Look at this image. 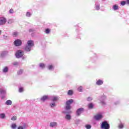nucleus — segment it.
<instances>
[{
	"label": "nucleus",
	"mask_w": 129,
	"mask_h": 129,
	"mask_svg": "<svg viewBox=\"0 0 129 129\" xmlns=\"http://www.w3.org/2000/svg\"><path fill=\"white\" fill-rule=\"evenodd\" d=\"M34 45H35V42H34V41L28 40L27 41V44L25 47V51H26V52H30L32 49V47H34Z\"/></svg>",
	"instance_id": "f257e3e1"
},
{
	"label": "nucleus",
	"mask_w": 129,
	"mask_h": 129,
	"mask_svg": "<svg viewBox=\"0 0 129 129\" xmlns=\"http://www.w3.org/2000/svg\"><path fill=\"white\" fill-rule=\"evenodd\" d=\"M106 99V96L104 95H102L99 97V100L100 101V103L102 105H105L106 104V102L105 101Z\"/></svg>",
	"instance_id": "f03ea898"
},
{
	"label": "nucleus",
	"mask_w": 129,
	"mask_h": 129,
	"mask_svg": "<svg viewBox=\"0 0 129 129\" xmlns=\"http://www.w3.org/2000/svg\"><path fill=\"white\" fill-rule=\"evenodd\" d=\"M73 102V99L69 100L66 102V110H70L71 109V104H72Z\"/></svg>",
	"instance_id": "7ed1b4c3"
},
{
	"label": "nucleus",
	"mask_w": 129,
	"mask_h": 129,
	"mask_svg": "<svg viewBox=\"0 0 129 129\" xmlns=\"http://www.w3.org/2000/svg\"><path fill=\"white\" fill-rule=\"evenodd\" d=\"M110 127V126L109 125V124L107 123V121H104L103 122H102V124L101 125V128L102 129H109Z\"/></svg>",
	"instance_id": "20e7f679"
},
{
	"label": "nucleus",
	"mask_w": 129,
	"mask_h": 129,
	"mask_svg": "<svg viewBox=\"0 0 129 129\" xmlns=\"http://www.w3.org/2000/svg\"><path fill=\"white\" fill-rule=\"evenodd\" d=\"M24 56V51L22 50H18L16 53V56L17 58H21Z\"/></svg>",
	"instance_id": "39448f33"
},
{
	"label": "nucleus",
	"mask_w": 129,
	"mask_h": 129,
	"mask_svg": "<svg viewBox=\"0 0 129 129\" xmlns=\"http://www.w3.org/2000/svg\"><path fill=\"white\" fill-rule=\"evenodd\" d=\"M7 23V19L5 17H0V26H4Z\"/></svg>",
	"instance_id": "423d86ee"
},
{
	"label": "nucleus",
	"mask_w": 129,
	"mask_h": 129,
	"mask_svg": "<svg viewBox=\"0 0 129 129\" xmlns=\"http://www.w3.org/2000/svg\"><path fill=\"white\" fill-rule=\"evenodd\" d=\"M14 45L17 47H19V46H21L22 45V40L20 39H17L14 41Z\"/></svg>",
	"instance_id": "0eeeda50"
},
{
	"label": "nucleus",
	"mask_w": 129,
	"mask_h": 129,
	"mask_svg": "<svg viewBox=\"0 0 129 129\" xmlns=\"http://www.w3.org/2000/svg\"><path fill=\"white\" fill-rule=\"evenodd\" d=\"M94 117L96 120H100V119H101L103 117V116L101 114H97Z\"/></svg>",
	"instance_id": "6e6552de"
},
{
	"label": "nucleus",
	"mask_w": 129,
	"mask_h": 129,
	"mask_svg": "<svg viewBox=\"0 0 129 129\" xmlns=\"http://www.w3.org/2000/svg\"><path fill=\"white\" fill-rule=\"evenodd\" d=\"M103 82H104L102 80L98 79L96 80V85L98 86H100L103 84Z\"/></svg>",
	"instance_id": "1a4fd4ad"
},
{
	"label": "nucleus",
	"mask_w": 129,
	"mask_h": 129,
	"mask_svg": "<svg viewBox=\"0 0 129 129\" xmlns=\"http://www.w3.org/2000/svg\"><path fill=\"white\" fill-rule=\"evenodd\" d=\"M84 109L83 108H80L79 109H78L77 110V115H78V116H79V115H80V114H81V113H82L83 111H84Z\"/></svg>",
	"instance_id": "9d476101"
},
{
	"label": "nucleus",
	"mask_w": 129,
	"mask_h": 129,
	"mask_svg": "<svg viewBox=\"0 0 129 129\" xmlns=\"http://www.w3.org/2000/svg\"><path fill=\"white\" fill-rule=\"evenodd\" d=\"M59 100V98H58V96H52L50 97V100L53 101V102H55V101H57V100Z\"/></svg>",
	"instance_id": "9b49d317"
},
{
	"label": "nucleus",
	"mask_w": 129,
	"mask_h": 129,
	"mask_svg": "<svg viewBox=\"0 0 129 129\" xmlns=\"http://www.w3.org/2000/svg\"><path fill=\"white\" fill-rule=\"evenodd\" d=\"M118 128L122 129L124 127V123L120 121V122L118 123L117 126Z\"/></svg>",
	"instance_id": "f8f14e48"
},
{
	"label": "nucleus",
	"mask_w": 129,
	"mask_h": 129,
	"mask_svg": "<svg viewBox=\"0 0 129 129\" xmlns=\"http://www.w3.org/2000/svg\"><path fill=\"white\" fill-rule=\"evenodd\" d=\"M7 89L5 88H0V94H6Z\"/></svg>",
	"instance_id": "ddd939ff"
},
{
	"label": "nucleus",
	"mask_w": 129,
	"mask_h": 129,
	"mask_svg": "<svg viewBox=\"0 0 129 129\" xmlns=\"http://www.w3.org/2000/svg\"><path fill=\"white\" fill-rule=\"evenodd\" d=\"M47 99H49V96H43L40 98V100L43 102L46 101Z\"/></svg>",
	"instance_id": "4468645a"
},
{
	"label": "nucleus",
	"mask_w": 129,
	"mask_h": 129,
	"mask_svg": "<svg viewBox=\"0 0 129 129\" xmlns=\"http://www.w3.org/2000/svg\"><path fill=\"white\" fill-rule=\"evenodd\" d=\"M47 69L50 71H52L54 69V65L52 64H48L47 66Z\"/></svg>",
	"instance_id": "2eb2a0df"
},
{
	"label": "nucleus",
	"mask_w": 129,
	"mask_h": 129,
	"mask_svg": "<svg viewBox=\"0 0 129 129\" xmlns=\"http://www.w3.org/2000/svg\"><path fill=\"white\" fill-rule=\"evenodd\" d=\"M57 124L56 122H52L50 123L49 125L51 127H54V126H57Z\"/></svg>",
	"instance_id": "dca6fc26"
},
{
	"label": "nucleus",
	"mask_w": 129,
	"mask_h": 129,
	"mask_svg": "<svg viewBox=\"0 0 129 129\" xmlns=\"http://www.w3.org/2000/svg\"><path fill=\"white\" fill-rule=\"evenodd\" d=\"M5 104H6V105H12V104H13V101L11 100H8L6 101Z\"/></svg>",
	"instance_id": "f3484780"
},
{
	"label": "nucleus",
	"mask_w": 129,
	"mask_h": 129,
	"mask_svg": "<svg viewBox=\"0 0 129 129\" xmlns=\"http://www.w3.org/2000/svg\"><path fill=\"white\" fill-rule=\"evenodd\" d=\"M9 72V68L8 67H5L3 70V73H8Z\"/></svg>",
	"instance_id": "a211bd4d"
},
{
	"label": "nucleus",
	"mask_w": 129,
	"mask_h": 129,
	"mask_svg": "<svg viewBox=\"0 0 129 129\" xmlns=\"http://www.w3.org/2000/svg\"><path fill=\"white\" fill-rule=\"evenodd\" d=\"M94 106V105L92 103H90L89 104H88V107L89 109H92Z\"/></svg>",
	"instance_id": "6ab92c4d"
},
{
	"label": "nucleus",
	"mask_w": 129,
	"mask_h": 129,
	"mask_svg": "<svg viewBox=\"0 0 129 129\" xmlns=\"http://www.w3.org/2000/svg\"><path fill=\"white\" fill-rule=\"evenodd\" d=\"M50 106L51 108H54V107H56V102H53L50 103Z\"/></svg>",
	"instance_id": "aec40b11"
},
{
	"label": "nucleus",
	"mask_w": 129,
	"mask_h": 129,
	"mask_svg": "<svg viewBox=\"0 0 129 129\" xmlns=\"http://www.w3.org/2000/svg\"><path fill=\"white\" fill-rule=\"evenodd\" d=\"M26 16L27 18H30V17H32V12H29V11L27 12L26 13Z\"/></svg>",
	"instance_id": "412c9836"
},
{
	"label": "nucleus",
	"mask_w": 129,
	"mask_h": 129,
	"mask_svg": "<svg viewBox=\"0 0 129 129\" xmlns=\"http://www.w3.org/2000/svg\"><path fill=\"white\" fill-rule=\"evenodd\" d=\"M65 118L67 120H70V119H71V115L70 114H67L65 116Z\"/></svg>",
	"instance_id": "4be33fe9"
},
{
	"label": "nucleus",
	"mask_w": 129,
	"mask_h": 129,
	"mask_svg": "<svg viewBox=\"0 0 129 129\" xmlns=\"http://www.w3.org/2000/svg\"><path fill=\"white\" fill-rule=\"evenodd\" d=\"M68 95H70L71 96V95H73V90H70L68 91Z\"/></svg>",
	"instance_id": "5701e85b"
},
{
	"label": "nucleus",
	"mask_w": 129,
	"mask_h": 129,
	"mask_svg": "<svg viewBox=\"0 0 129 129\" xmlns=\"http://www.w3.org/2000/svg\"><path fill=\"white\" fill-rule=\"evenodd\" d=\"M8 51H3L1 53L2 57H4V56H6V55H8Z\"/></svg>",
	"instance_id": "b1692460"
},
{
	"label": "nucleus",
	"mask_w": 129,
	"mask_h": 129,
	"mask_svg": "<svg viewBox=\"0 0 129 129\" xmlns=\"http://www.w3.org/2000/svg\"><path fill=\"white\" fill-rule=\"evenodd\" d=\"M6 118V114L5 113H1L0 114V118L4 119V118Z\"/></svg>",
	"instance_id": "393cba45"
},
{
	"label": "nucleus",
	"mask_w": 129,
	"mask_h": 129,
	"mask_svg": "<svg viewBox=\"0 0 129 129\" xmlns=\"http://www.w3.org/2000/svg\"><path fill=\"white\" fill-rule=\"evenodd\" d=\"M13 65H14V66H19V65H20V62H17V61H14L12 63Z\"/></svg>",
	"instance_id": "a878e982"
},
{
	"label": "nucleus",
	"mask_w": 129,
	"mask_h": 129,
	"mask_svg": "<svg viewBox=\"0 0 129 129\" xmlns=\"http://www.w3.org/2000/svg\"><path fill=\"white\" fill-rule=\"evenodd\" d=\"M95 9L97 11H99L100 9V6L99 4H96Z\"/></svg>",
	"instance_id": "bb28decb"
},
{
	"label": "nucleus",
	"mask_w": 129,
	"mask_h": 129,
	"mask_svg": "<svg viewBox=\"0 0 129 129\" xmlns=\"http://www.w3.org/2000/svg\"><path fill=\"white\" fill-rule=\"evenodd\" d=\"M45 67L46 66L44 63L39 64V67H40V68H41L42 69H44V68H45Z\"/></svg>",
	"instance_id": "cd10ccee"
},
{
	"label": "nucleus",
	"mask_w": 129,
	"mask_h": 129,
	"mask_svg": "<svg viewBox=\"0 0 129 129\" xmlns=\"http://www.w3.org/2000/svg\"><path fill=\"white\" fill-rule=\"evenodd\" d=\"M113 9L114 11H116V10H118V6L115 5L114 6H113Z\"/></svg>",
	"instance_id": "c85d7f7f"
},
{
	"label": "nucleus",
	"mask_w": 129,
	"mask_h": 129,
	"mask_svg": "<svg viewBox=\"0 0 129 129\" xmlns=\"http://www.w3.org/2000/svg\"><path fill=\"white\" fill-rule=\"evenodd\" d=\"M23 72H24V70H20L18 72V75H21V74H23Z\"/></svg>",
	"instance_id": "c756f323"
},
{
	"label": "nucleus",
	"mask_w": 129,
	"mask_h": 129,
	"mask_svg": "<svg viewBox=\"0 0 129 129\" xmlns=\"http://www.w3.org/2000/svg\"><path fill=\"white\" fill-rule=\"evenodd\" d=\"M45 32L46 34H50V32H51V29L47 28L45 30Z\"/></svg>",
	"instance_id": "7c9ffc66"
},
{
	"label": "nucleus",
	"mask_w": 129,
	"mask_h": 129,
	"mask_svg": "<svg viewBox=\"0 0 129 129\" xmlns=\"http://www.w3.org/2000/svg\"><path fill=\"white\" fill-rule=\"evenodd\" d=\"M115 105H118V104H120V101L118 100V101H116L114 103Z\"/></svg>",
	"instance_id": "2f4dec72"
},
{
	"label": "nucleus",
	"mask_w": 129,
	"mask_h": 129,
	"mask_svg": "<svg viewBox=\"0 0 129 129\" xmlns=\"http://www.w3.org/2000/svg\"><path fill=\"white\" fill-rule=\"evenodd\" d=\"M11 127L13 129H16L17 127V125L16 124V123H13L12 124Z\"/></svg>",
	"instance_id": "473e14b6"
},
{
	"label": "nucleus",
	"mask_w": 129,
	"mask_h": 129,
	"mask_svg": "<svg viewBox=\"0 0 129 129\" xmlns=\"http://www.w3.org/2000/svg\"><path fill=\"white\" fill-rule=\"evenodd\" d=\"M83 89V88L80 86L78 88V91H79V92H82Z\"/></svg>",
	"instance_id": "72a5a7b5"
},
{
	"label": "nucleus",
	"mask_w": 129,
	"mask_h": 129,
	"mask_svg": "<svg viewBox=\"0 0 129 129\" xmlns=\"http://www.w3.org/2000/svg\"><path fill=\"white\" fill-rule=\"evenodd\" d=\"M85 127L87 129H91V125L90 124H87L85 125Z\"/></svg>",
	"instance_id": "f704fd0d"
},
{
	"label": "nucleus",
	"mask_w": 129,
	"mask_h": 129,
	"mask_svg": "<svg viewBox=\"0 0 129 129\" xmlns=\"http://www.w3.org/2000/svg\"><path fill=\"white\" fill-rule=\"evenodd\" d=\"M13 35L14 37H17L19 35V33H18L17 32H13Z\"/></svg>",
	"instance_id": "c9c22d12"
},
{
	"label": "nucleus",
	"mask_w": 129,
	"mask_h": 129,
	"mask_svg": "<svg viewBox=\"0 0 129 129\" xmlns=\"http://www.w3.org/2000/svg\"><path fill=\"white\" fill-rule=\"evenodd\" d=\"M18 117L16 116H14L11 118V120H17Z\"/></svg>",
	"instance_id": "e433bc0d"
},
{
	"label": "nucleus",
	"mask_w": 129,
	"mask_h": 129,
	"mask_svg": "<svg viewBox=\"0 0 129 129\" xmlns=\"http://www.w3.org/2000/svg\"><path fill=\"white\" fill-rule=\"evenodd\" d=\"M80 119H77L76 120H75V122H76V124H79V123L80 122Z\"/></svg>",
	"instance_id": "4c0bfd02"
},
{
	"label": "nucleus",
	"mask_w": 129,
	"mask_h": 129,
	"mask_svg": "<svg viewBox=\"0 0 129 129\" xmlns=\"http://www.w3.org/2000/svg\"><path fill=\"white\" fill-rule=\"evenodd\" d=\"M87 100L88 101H91V100H92V97H89L87 98Z\"/></svg>",
	"instance_id": "58836bf2"
},
{
	"label": "nucleus",
	"mask_w": 129,
	"mask_h": 129,
	"mask_svg": "<svg viewBox=\"0 0 129 129\" xmlns=\"http://www.w3.org/2000/svg\"><path fill=\"white\" fill-rule=\"evenodd\" d=\"M121 6H125V1H121Z\"/></svg>",
	"instance_id": "ea45409f"
},
{
	"label": "nucleus",
	"mask_w": 129,
	"mask_h": 129,
	"mask_svg": "<svg viewBox=\"0 0 129 129\" xmlns=\"http://www.w3.org/2000/svg\"><path fill=\"white\" fill-rule=\"evenodd\" d=\"M19 92H23L24 91V88H20L19 90Z\"/></svg>",
	"instance_id": "a19ab883"
},
{
	"label": "nucleus",
	"mask_w": 129,
	"mask_h": 129,
	"mask_svg": "<svg viewBox=\"0 0 129 129\" xmlns=\"http://www.w3.org/2000/svg\"><path fill=\"white\" fill-rule=\"evenodd\" d=\"M9 13H10V14H14V10L10 9V10H9Z\"/></svg>",
	"instance_id": "79ce46f5"
},
{
	"label": "nucleus",
	"mask_w": 129,
	"mask_h": 129,
	"mask_svg": "<svg viewBox=\"0 0 129 129\" xmlns=\"http://www.w3.org/2000/svg\"><path fill=\"white\" fill-rule=\"evenodd\" d=\"M3 38H4V39H5V40H7V39H8V36H6V35H4L3 36Z\"/></svg>",
	"instance_id": "37998d69"
},
{
	"label": "nucleus",
	"mask_w": 129,
	"mask_h": 129,
	"mask_svg": "<svg viewBox=\"0 0 129 129\" xmlns=\"http://www.w3.org/2000/svg\"><path fill=\"white\" fill-rule=\"evenodd\" d=\"M29 32L30 33H33V32H34V29H29Z\"/></svg>",
	"instance_id": "c03bdc74"
},
{
	"label": "nucleus",
	"mask_w": 129,
	"mask_h": 129,
	"mask_svg": "<svg viewBox=\"0 0 129 129\" xmlns=\"http://www.w3.org/2000/svg\"><path fill=\"white\" fill-rule=\"evenodd\" d=\"M18 129H24V127L22 126H20L18 127Z\"/></svg>",
	"instance_id": "a18cd8bd"
},
{
	"label": "nucleus",
	"mask_w": 129,
	"mask_h": 129,
	"mask_svg": "<svg viewBox=\"0 0 129 129\" xmlns=\"http://www.w3.org/2000/svg\"><path fill=\"white\" fill-rule=\"evenodd\" d=\"M126 4L129 5V0H126Z\"/></svg>",
	"instance_id": "49530a36"
},
{
	"label": "nucleus",
	"mask_w": 129,
	"mask_h": 129,
	"mask_svg": "<svg viewBox=\"0 0 129 129\" xmlns=\"http://www.w3.org/2000/svg\"><path fill=\"white\" fill-rule=\"evenodd\" d=\"M67 113H71V111H70L68 112H67Z\"/></svg>",
	"instance_id": "de8ad7c7"
},
{
	"label": "nucleus",
	"mask_w": 129,
	"mask_h": 129,
	"mask_svg": "<svg viewBox=\"0 0 129 129\" xmlns=\"http://www.w3.org/2000/svg\"><path fill=\"white\" fill-rule=\"evenodd\" d=\"M9 23H11V20H10L9 21Z\"/></svg>",
	"instance_id": "09e8293b"
},
{
	"label": "nucleus",
	"mask_w": 129,
	"mask_h": 129,
	"mask_svg": "<svg viewBox=\"0 0 129 129\" xmlns=\"http://www.w3.org/2000/svg\"><path fill=\"white\" fill-rule=\"evenodd\" d=\"M2 34V30H0V35Z\"/></svg>",
	"instance_id": "8fccbe9b"
},
{
	"label": "nucleus",
	"mask_w": 129,
	"mask_h": 129,
	"mask_svg": "<svg viewBox=\"0 0 129 129\" xmlns=\"http://www.w3.org/2000/svg\"><path fill=\"white\" fill-rule=\"evenodd\" d=\"M102 1H105V0H102Z\"/></svg>",
	"instance_id": "3c124183"
}]
</instances>
